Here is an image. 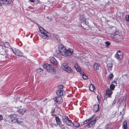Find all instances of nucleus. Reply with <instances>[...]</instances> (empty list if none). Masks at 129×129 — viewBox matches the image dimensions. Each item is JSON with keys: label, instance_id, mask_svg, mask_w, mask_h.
Instances as JSON below:
<instances>
[{"label": "nucleus", "instance_id": "1", "mask_svg": "<svg viewBox=\"0 0 129 129\" xmlns=\"http://www.w3.org/2000/svg\"><path fill=\"white\" fill-rule=\"evenodd\" d=\"M66 49L64 47H62L61 49H59L60 54L63 56H67L71 55L73 53V50L70 49L65 51Z\"/></svg>", "mask_w": 129, "mask_h": 129}, {"label": "nucleus", "instance_id": "2", "mask_svg": "<svg viewBox=\"0 0 129 129\" xmlns=\"http://www.w3.org/2000/svg\"><path fill=\"white\" fill-rule=\"evenodd\" d=\"M43 67L46 69L47 71L49 72L52 73L54 72V68L51 65L46 64L44 65Z\"/></svg>", "mask_w": 129, "mask_h": 129}, {"label": "nucleus", "instance_id": "3", "mask_svg": "<svg viewBox=\"0 0 129 129\" xmlns=\"http://www.w3.org/2000/svg\"><path fill=\"white\" fill-rule=\"evenodd\" d=\"M61 68L64 71L69 73H71L72 72V70L71 68L66 63H63L61 65Z\"/></svg>", "mask_w": 129, "mask_h": 129}, {"label": "nucleus", "instance_id": "4", "mask_svg": "<svg viewBox=\"0 0 129 129\" xmlns=\"http://www.w3.org/2000/svg\"><path fill=\"white\" fill-rule=\"evenodd\" d=\"M12 121L14 122L20 123L22 121L19 120V116L18 115L16 114L12 115L11 116Z\"/></svg>", "mask_w": 129, "mask_h": 129}, {"label": "nucleus", "instance_id": "5", "mask_svg": "<svg viewBox=\"0 0 129 129\" xmlns=\"http://www.w3.org/2000/svg\"><path fill=\"white\" fill-rule=\"evenodd\" d=\"M12 50L13 53L16 55L18 56H22L23 55L22 52L20 51L19 50L15 48H12Z\"/></svg>", "mask_w": 129, "mask_h": 129}, {"label": "nucleus", "instance_id": "6", "mask_svg": "<svg viewBox=\"0 0 129 129\" xmlns=\"http://www.w3.org/2000/svg\"><path fill=\"white\" fill-rule=\"evenodd\" d=\"M123 54L120 50L118 51L115 55V57L119 60H121L122 58Z\"/></svg>", "mask_w": 129, "mask_h": 129}, {"label": "nucleus", "instance_id": "7", "mask_svg": "<svg viewBox=\"0 0 129 129\" xmlns=\"http://www.w3.org/2000/svg\"><path fill=\"white\" fill-rule=\"evenodd\" d=\"M116 28L115 27H113L112 28L111 31L113 32V33H111V36L112 37L115 36V37H117L118 38H120V36L118 34H115L116 31L115 30Z\"/></svg>", "mask_w": 129, "mask_h": 129}, {"label": "nucleus", "instance_id": "8", "mask_svg": "<svg viewBox=\"0 0 129 129\" xmlns=\"http://www.w3.org/2000/svg\"><path fill=\"white\" fill-rule=\"evenodd\" d=\"M80 20L81 22L85 24L86 26H87L88 27V26L89 23L88 19H86L84 17H82L80 18Z\"/></svg>", "mask_w": 129, "mask_h": 129}, {"label": "nucleus", "instance_id": "9", "mask_svg": "<svg viewBox=\"0 0 129 129\" xmlns=\"http://www.w3.org/2000/svg\"><path fill=\"white\" fill-rule=\"evenodd\" d=\"M54 101L58 104H60L63 101L62 98L58 96L55 98L54 99Z\"/></svg>", "mask_w": 129, "mask_h": 129}, {"label": "nucleus", "instance_id": "10", "mask_svg": "<svg viewBox=\"0 0 129 129\" xmlns=\"http://www.w3.org/2000/svg\"><path fill=\"white\" fill-rule=\"evenodd\" d=\"M50 61L53 65H56L58 64L57 61L53 57L51 58L50 59Z\"/></svg>", "mask_w": 129, "mask_h": 129}, {"label": "nucleus", "instance_id": "11", "mask_svg": "<svg viewBox=\"0 0 129 129\" xmlns=\"http://www.w3.org/2000/svg\"><path fill=\"white\" fill-rule=\"evenodd\" d=\"M56 93L57 95L61 96L64 94V92L62 90H59L57 91Z\"/></svg>", "mask_w": 129, "mask_h": 129}, {"label": "nucleus", "instance_id": "12", "mask_svg": "<svg viewBox=\"0 0 129 129\" xmlns=\"http://www.w3.org/2000/svg\"><path fill=\"white\" fill-rule=\"evenodd\" d=\"M98 117H96L93 120L91 121L89 123V127H92L93 125H94L96 122V119Z\"/></svg>", "mask_w": 129, "mask_h": 129}, {"label": "nucleus", "instance_id": "13", "mask_svg": "<svg viewBox=\"0 0 129 129\" xmlns=\"http://www.w3.org/2000/svg\"><path fill=\"white\" fill-rule=\"evenodd\" d=\"M93 67L94 69L97 71L100 68V66L99 64L95 63L93 65Z\"/></svg>", "mask_w": 129, "mask_h": 129}, {"label": "nucleus", "instance_id": "14", "mask_svg": "<svg viewBox=\"0 0 129 129\" xmlns=\"http://www.w3.org/2000/svg\"><path fill=\"white\" fill-rule=\"evenodd\" d=\"M99 105L98 104L97 105H94L93 108V110L94 112H96L98 111L99 110Z\"/></svg>", "mask_w": 129, "mask_h": 129}, {"label": "nucleus", "instance_id": "15", "mask_svg": "<svg viewBox=\"0 0 129 129\" xmlns=\"http://www.w3.org/2000/svg\"><path fill=\"white\" fill-rule=\"evenodd\" d=\"M122 127L123 129H127V121L125 120L123 122Z\"/></svg>", "mask_w": 129, "mask_h": 129}, {"label": "nucleus", "instance_id": "16", "mask_svg": "<svg viewBox=\"0 0 129 129\" xmlns=\"http://www.w3.org/2000/svg\"><path fill=\"white\" fill-rule=\"evenodd\" d=\"M40 35L41 37L44 39H46L48 37L47 34L46 32L40 34Z\"/></svg>", "mask_w": 129, "mask_h": 129}, {"label": "nucleus", "instance_id": "17", "mask_svg": "<svg viewBox=\"0 0 129 129\" xmlns=\"http://www.w3.org/2000/svg\"><path fill=\"white\" fill-rule=\"evenodd\" d=\"M2 1L3 4L7 5L10 3L11 0H3Z\"/></svg>", "mask_w": 129, "mask_h": 129}, {"label": "nucleus", "instance_id": "18", "mask_svg": "<svg viewBox=\"0 0 129 129\" xmlns=\"http://www.w3.org/2000/svg\"><path fill=\"white\" fill-rule=\"evenodd\" d=\"M56 122L57 124L60 125L61 124V122L58 116H56L55 117Z\"/></svg>", "mask_w": 129, "mask_h": 129}, {"label": "nucleus", "instance_id": "19", "mask_svg": "<svg viewBox=\"0 0 129 129\" xmlns=\"http://www.w3.org/2000/svg\"><path fill=\"white\" fill-rule=\"evenodd\" d=\"M68 119V117L66 116H63L62 117V121L64 123H67V121Z\"/></svg>", "mask_w": 129, "mask_h": 129}, {"label": "nucleus", "instance_id": "20", "mask_svg": "<svg viewBox=\"0 0 129 129\" xmlns=\"http://www.w3.org/2000/svg\"><path fill=\"white\" fill-rule=\"evenodd\" d=\"M95 89L93 84L91 83L89 86V90L91 91L94 92V90Z\"/></svg>", "mask_w": 129, "mask_h": 129}, {"label": "nucleus", "instance_id": "21", "mask_svg": "<svg viewBox=\"0 0 129 129\" xmlns=\"http://www.w3.org/2000/svg\"><path fill=\"white\" fill-rule=\"evenodd\" d=\"M74 67L76 68L77 71L79 72L81 71V69L78 67V64L76 63L75 64Z\"/></svg>", "mask_w": 129, "mask_h": 129}, {"label": "nucleus", "instance_id": "22", "mask_svg": "<svg viewBox=\"0 0 129 129\" xmlns=\"http://www.w3.org/2000/svg\"><path fill=\"white\" fill-rule=\"evenodd\" d=\"M112 93V92L109 89H107L106 91V94L109 96Z\"/></svg>", "mask_w": 129, "mask_h": 129}, {"label": "nucleus", "instance_id": "23", "mask_svg": "<svg viewBox=\"0 0 129 129\" xmlns=\"http://www.w3.org/2000/svg\"><path fill=\"white\" fill-rule=\"evenodd\" d=\"M26 111L24 108L20 109L18 110V112L20 114H22L24 113Z\"/></svg>", "mask_w": 129, "mask_h": 129}, {"label": "nucleus", "instance_id": "24", "mask_svg": "<svg viewBox=\"0 0 129 129\" xmlns=\"http://www.w3.org/2000/svg\"><path fill=\"white\" fill-rule=\"evenodd\" d=\"M88 122L89 119H87L84 122H82V125H83L84 124L87 123L86 125V126H88L89 125V123H88Z\"/></svg>", "mask_w": 129, "mask_h": 129}, {"label": "nucleus", "instance_id": "25", "mask_svg": "<svg viewBox=\"0 0 129 129\" xmlns=\"http://www.w3.org/2000/svg\"><path fill=\"white\" fill-rule=\"evenodd\" d=\"M73 125L77 127H79L80 126V124L77 122H75L73 123Z\"/></svg>", "mask_w": 129, "mask_h": 129}, {"label": "nucleus", "instance_id": "26", "mask_svg": "<svg viewBox=\"0 0 129 129\" xmlns=\"http://www.w3.org/2000/svg\"><path fill=\"white\" fill-rule=\"evenodd\" d=\"M105 129H111V125L110 124H108L105 127Z\"/></svg>", "mask_w": 129, "mask_h": 129}, {"label": "nucleus", "instance_id": "27", "mask_svg": "<svg viewBox=\"0 0 129 129\" xmlns=\"http://www.w3.org/2000/svg\"><path fill=\"white\" fill-rule=\"evenodd\" d=\"M39 31H40L41 34L45 33V31L44 29L42 27H40L39 28Z\"/></svg>", "mask_w": 129, "mask_h": 129}, {"label": "nucleus", "instance_id": "28", "mask_svg": "<svg viewBox=\"0 0 129 129\" xmlns=\"http://www.w3.org/2000/svg\"><path fill=\"white\" fill-rule=\"evenodd\" d=\"M113 64L111 61L110 62L107 64V66L110 68L112 67Z\"/></svg>", "mask_w": 129, "mask_h": 129}, {"label": "nucleus", "instance_id": "29", "mask_svg": "<svg viewBox=\"0 0 129 129\" xmlns=\"http://www.w3.org/2000/svg\"><path fill=\"white\" fill-rule=\"evenodd\" d=\"M115 85L114 84H112L110 85V88L111 90H113L115 88Z\"/></svg>", "mask_w": 129, "mask_h": 129}, {"label": "nucleus", "instance_id": "30", "mask_svg": "<svg viewBox=\"0 0 129 129\" xmlns=\"http://www.w3.org/2000/svg\"><path fill=\"white\" fill-rule=\"evenodd\" d=\"M125 18L126 21H129V15H126L125 16Z\"/></svg>", "mask_w": 129, "mask_h": 129}, {"label": "nucleus", "instance_id": "31", "mask_svg": "<svg viewBox=\"0 0 129 129\" xmlns=\"http://www.w3.org/2000/svg\"><path fill=\"white\" fill-rule=\"evenodd\" d=\"M82 77L83 79L86 80L87 79L88 77L86 75H82Z\"/></svg>", "mask_w": 129, "mask_h": 129}, {"label": "nucleus", "instance_id": "32", "mask_svg": "<svg viewBox=\"0 0 129 129\" xmlns=\"http://www.w3.org/2000/svg\"><path fill=\"white\" fill-rule=\"evenodd\" d=\"M57 88L59 89H62L63 88V86L62 85H60L58 86Z\"/></svg>", "mask_w": 129, "mask_h": 129}, {"label": "nucleus", "instance_id": "33", "mask_svg": "<svg viewBox=\"0 0 129 129\" xmlns=\"http://www.w3.org/2000/svg\"><path fill=\"white\" fill-rule=\"evenodd\" d=\"M67 123H68V125H71L72 124V122L71 120H69V119H68V120L67 121Z\"/></svg>", "mask_w": 129, "mask_h": 129}, {"label": "nucleus", "instance_id": "34", "mask_svg": "<svg viewBox=\"0 0 129 129\" xmlns=\"http://www.w3.org/2000/svg\"><path fill=\"white\" fill-rule=\"evenodd\" d=\"M5 46L7 47L9 46H10L9 43L8 42H6L5 43Z\"/></svg>", "mask_w": 129, "mask_h": 129}, {"label": "nucleus", "instance_id": "35", "mask_svg": "<svg viewBox=\"0 0 129 129\" xmlns=\"http://www.w3.org/2000/svg\"><path fill=\"white\" fill-rule=\"evenodd\" d=\"M105 44H106V46L107 47H108L109 45H110V43L109 42H105Z\"/></svg>", "mask_w": 129, "mask_h": 129}, {"label": "nucleus", "instance_id": "36", "mask_svg": "<svg viewBox=\"0 0 129 129\" xmlns=\"http://www.w3.org/2000/svg\"><path fill=\"white\" fill-rule=\"evenodd\" d=\"M113 75L112 74H110L109 76V78L110 79H111L113 77Z\"/></svg>", "mask_w": 129, "mask_h": 129}, {"label": "nucleus", "instance_id": "37", "mask_svg": "<svg viewBox=\"0 0 129 129\" xmlns=\"http://www.w3.org/2000/svg\"><path fill=\"white\" fill-rule=\"evenodd\" d=\"M61 129H66L65 127L63 125H61L60 126Z\"/></svg>", "mask_w": 129, "mask_h": 129}, {"label": "nucleus", "instance_id": "38", "mask_svg": "<svg viewBox=\"0 0 129 129\" xmlns=\"http://www.w3.org/2000/svg\"><path fill=\"white\" fill-rule=\"evenodd\" d=\"M112 83L113 84L115 85V86H116L117 84V82L116 81H113Z\"/></svg>", "mask_w": 129, "mask_h": 129}, {"label": "nucleus", "instance_id": "39", "mask_svg": "<svg viewBox=\"0 0 129 129\" xmlns=\"http://www.w3.org/2000/svg\"><path fill=\"white\" fill-rule=\"evenodd\" d=\"M95 115H93L91 117L89 118V121H90V120H91L92 119L94 118L95 117Z\"/></svg>", "mask_w": 129, "mask_h": 129}, {"label": "nucleus", "instance_id": "40", "mask_svg": "<svg viewBox=\"0 0 129 129\" xmlns=\"http://www.w3.org/2000/svg\"><path fill=\"white\" fill-rule=\"evenodd\" d=\"M2 1H0V9L2 8Z\"/></svg>", "mask_w": 129, "mask_h": 129}, {"label": "nucleus", "instance_id": "41", "mask_svg": "<svg viewBox=\"0 0 129 129\" xmlns=\"http://www.w3.org/2000/svg\"><path fill=\"white\" fill-rule=\"evenodd\" d=\"M3 119V117L2 115H0V120H2Z\"/></svg>", "mask_w": 129, "mask_h": 129}, {"label": "nucleus", "instance_id": "42", "mask_svg": "<svg viewBox=\"0 0 129 129\" xmlns=\"http://www.w3.org/2000/svg\"><path fill=\"white\" fill-rule=\"evenodd\" d=\"M54 125V124L53 123L51 124V127L52 128H53V127Z\"/></svg>", "mask_w": 129, "mask_h": 129}, {"label": "nucleus", "instance_id": "43", "mask_svg": "<svg viewBox=\"0 0 129 129\" xmlns=\"http://www.w3.org/2000/svg\"><path fill=\"white\" fill-rule=\"evenodd\" d=\"M29 1L31 2H34V0H29Z\"/></svg>", "mask_w": 129, "mask_h": 129}, {"label": "nucleus", "instance_id": "44", "mask_svg": "<svg viewBox=\"0 0 129 129\" xmlns=\"http://www.w3.org/2000/svg\"><path fill=\"white\" fill-rule=\"evenodd\" d=\"M116 112L115 111H114L113 112V113L114 114V115L116 113Z\"/></svg>", "mask_w": 129, "mask_h": 129}, {"label": "nucleus", "instance_id": "45", "mask_svg": "<svg viewBox=\"0 0 129 129\" xmlns=\"http://www.w3.org/2000/svg\"><path fill=\"white\" fill-rule=\"evenodd\" d=\"M97 98H98V101L99 102V98H98V97H97Z\"/></svg>", "mask_w": 129, "mask_h": 129}, {"label": "nucleus", "instance_id": "46", "mask_svg": "<svg viewBox=\"0 0 129 129\" xmlns=\"http://www.w3.org/2000/svg\"><path fill=\"white\" fill-rule=\"evenodd\" d=\"M121 112H120V114H121Z\"/></svg>", "mask_w": 129, "mask_h": 129}, {"label": "nucleus", "instance_id": "47", "mask_svg": "<svg viewBox=\"0 0 129 129\" xmlns=\"http://www.w3.org/2000/svg\"><path fill=\"white\" fill-rule=\"evenodd\" d=\"M43 70H42V71H43Z\"/></svg>", "mask_w": 129, "mask_h": 129}]
</instances>
